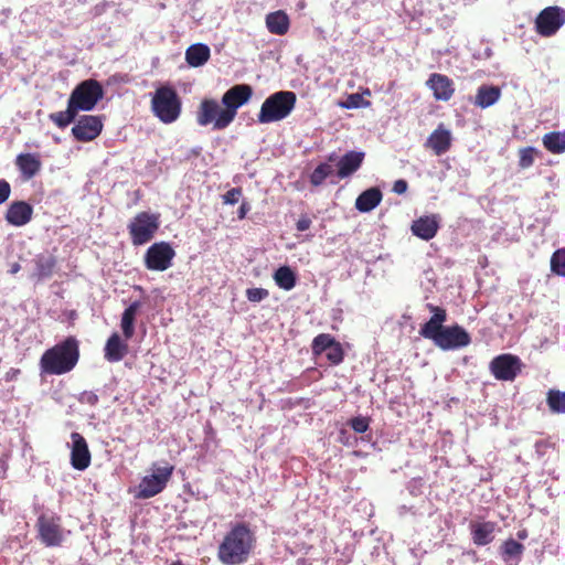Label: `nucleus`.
<instances>
[{
    "instance_id": "1",
    "label": "nucleus",
    "mask_w": 565,
    "mask_h": 565,
    "mask_svg": "<svg viewBox=\"0 0 565 565\" xmlns=\"http://www.w3.org/2000/svg\"><path fill=\"white\" fill-rule=\"evenodd\" d=\"M255 537L245 524L234 525L223 537L217 550L218 559L225 565H241L248 561Z\"/></svg>"
},
{
    "instance_id": "2",
    "label": "nucleus",
    "mask_w": 565,
    "mask_h": 565,
    "mask_svg": "<svg viewBox=\"0 0 565 565\" xmlns=\"http://www.w3.org/2000/svg\"><path fill=\"white\" fill-rule=\"evenodd\" d=\"M79 352L77 341L67 338L62 343L46 350L40 361L43 373L61 375L74 369L78 361Z\"/></svg>"
},
{
    "instance_id": "3",
    "label": "nucleus",
    "mask_w": 565,
    "mask_h": 565,
    "mask_svg": "<svg viewBox=\"0 0 565 565\" xmlns=\"http://www.w3.org/2000/svg\"><path fill=\"white\" fill-rule=\"evenodd\" d=\"M296 94L290 90H279L269 95L262 104L257 120L259 124H270L287 118L296 105Z\"/></svg>"
},
{
    "instance_id": "4",
    "label": "nucleus",
    "mask_w": 565,
    "mask_h": 565,
    "mask_svg": "<svg viewBox=\"0 0 565 565\" xmlns=\"http://www.w3.org/2000/svg\"><path fill=\"white\" fill-rule=\"evenodd\" d=\"M151 110L163 124H172L181 114V100L174 88L162 85L156 89L151 98Z\"/></svg>"
},
{
    "instance_id": "5",
    "label": "nucleus",
    "mask_w": 565,
    "mask_h": 565,
    "mask_svg": "<svg viewBox=\"0 0 565 565\" xmlns=\"http://www.w3.org/2000/svg\"><path fill=\"white\" fill-rule=\"evenodd\" d=\"M173 466L166 463L163 466L152 465L150 473L145 476L137 487L135 497L137 499H149L160 493L170 480Z\"/></svg>"
},
{
    "instance_id": "6",
    "label": "nucleus",
    "mask_w": 565,
    "mask_h": 565,
    "mask_svg": "<svg viewBox=\"0 0 565 565\" xmlns=\"http://www.w3.org/2000/svg\"><path fill=\"white\" fill-rule=\"evenodd\" d=\"M160 221L158 214L148 212L138 213L128 225L129 234L134 245H143L148 243L159 228Z\"/></svg>"
},
{
    "instance_id": "7",
    "label": "nucleus",
    "mask_w": 565,
    "mask_h": 565,
    "mask_svg": "<svg viewBox=\"0 0 565 565\" xmlns=\"http://www.w3.org/2000/svg\"><path fill=\"white\" fill-rule=\"evenodd\" d=\"M40 541L47 547L61 545L68 531L61 525V519L53 514H41L36 521Z\"/></svg>"
},
{
    "instance_id": "8",
    "label": "nucleus",
    "mask_w": 565,
    "mask_h": 565,
    "mask_svg": "<svg viewBox=\"0 0 565 565\" xmlns=\"http://www.w3.org/2000/svg\"><path fill=\"white\" fill-rule=\"evenodd\" d=\"M565 24V9L551 6L543 9L534 21L535 31L544 38H551Z\"/></svg>"
},
{
    "instance_id": "9",
    "label": "nucleus",
    "mask_w": 565,
    "mask_h": 565,
    "mask_svg": "<svg viewBox=\"0 0 565 565\" xmlns=\"http://www.w3.org/2000/svg\"><path fill=\"white\" fill-rule=\"evenodd\" d=\"M103 97V88L94 79L84 81L71 94L70 100L77 110H92Z\"/></svg>"
},
{
    "instance_id": "10",
    "label": "nucleus",
    "mask_w": 565,
    "mask_h": 565,
    "mask_svg": "<svg viewBox=\"0 0 565 565\" xmlns=\"http://www.w3.org/2000/svg\"><path fill=\"white\" fill-rule=\"evenodd\" d=\"M253 95V89L249 85L239 84L227 89L222 97V105L224 107V120L234 121L239 107L248 103Z\"/></svg>"
},
{
    "instance_id": "11",
    "label": "nucleus",
    "mask_w": 565,
    "mask_h": 565,
    "mask_svg": "<svg viewBox=\"0 0 565 565\" xmlns=\"http://www.w3.org/2000/svg\"><path fill=\"white\" fill-rule=\"evenodd\" d=\"M223 114L224 107H222L217 100L204 99L199 106L196 122L202 127L212 124L214 130H223L232 124V120L226 121L223 119Z\"/></svg>"
},
{
    "instance_id": "12",
    "label": "nucleus",
    "mask_w": 565,
    "mask_h": 565,
    "mask_svg": "<svg viewBox=\"0 0 565 565\" xmlns=\"http://www.w3.org/2000/svg\"><path fill=\"white\" fill-rule=\"evenodd\" d=\"M174 256L175 252L169 243H154L146 252V267L150 270L163 271L171 266Z\"/></svg>"
},
{
    "instance_id": "13",
    "label": "nucleus",
    "mask_w": 565,
    "mask_h": 565,
    "mask_svg": "<svg viewBox=\"0 0 565 565\" xmlns=\"http://www.w3.org/2000/svg\"><path fill=\"white\" fill-rule=\"evenodd\" d=\"M521 360L512 354H501L490 362V371L497 380L513 381L521 372Z\"/></svg>"
},
{
    "instance_id": "14",
    "label": "nucleus",
    "mask_w": 565,
    "mask_h": 565,
    "mask_svg": "<svg viewBox=\"0 0 565 565\" xmlns=\"http://www.w3.org/2000/svg\"><path fill=\"white\" fill-rule=\"evenodd\" d=\"M102 129L103 122L98 116L84 115L73 126L72 134L76 140L87 142L97 138Z\"/></svg>"
},
{
    "instance_id": "15",
    "label": "nucleus",
    "mask_w": 565,
    "mask_h": 565,
    "mask_svg": "<svg viewBox=\"0 0 565 565\" xmlns=\"http://www.w3.org/2000/svg\"><path fill=\"white\" fill-rule=\"evenodd\" d=\"M471 338L460 326L446 327L436 339V345L443 350H455L469 345Z\"/></svg>"
},
{
    "instance_id": "16",
    "label": "nucleus",
    "mask_w": 565,
    "mask_h": 565,
    "mask_svg": "<svg viewBox=\"0 0 565 565\" xmlns=\"http://www.w3.org/2000/svg\"><path fill=\"white\" fill-rule=\"evenodd\" d=\"M71 440V463L74 469L85 470L90 463V452L87 443L78 433H72Z\"/></svg>"
},
{
    "instance_id": "17",
    "label": "nucleus",
    "mask_w": 565,
    "mask_h": 565,
    "mask_svg": "<svg viewBox=\"0 0 565 565\" xmlns=\"http://www.w3.org/2000/svg\"><path fill=\"white\" fill-rule=\"evenodd\" d=\"M433 312L431 318L420 328L419 334L426 339H430L436 343V339L443 333L446 327L443 323L446 321V311L439 307L428 305Z\"/></svg>"
},
{
    "instance_id": "18",
    "label": "nucleus",
    "mask_w": 565,
    "mask_h": 565,
    "mask_svg": "<svg viewBox=\"0 0 565 565\" xmlns=\"http://www.w3.org/2000/svg\"><path fill=\"white\" fill-rule=\"evenodd\" d=\"M452 135L443 124H440L427 138L425 146L436 156L446 153L451 146Z\"/></svg>"
},
{
    "instance_id": "19",
    "label": "nucleus",
    "mask_w": 565,
    "mask_h": 565,
    "mask_svg": "<svg viewBox=\"0 0 565 565\" xmlns=\"http://www.w3.org/2000/svg\"><path fill=\"white\" fill-rule=\"evenodd\" d=\"M15 166L18 167L21 178L29 181L34 178L42 168L40 154L38 153H20L15 158Z\"/></svg>"
},
{
    "instance_id": "20",
    "label": "nucleus",
    "mask_w": 565,
    "mask_h": 565,
    "mask_svg": "<svg viewBox=\"0 0 565 565\" xmlns=\"http://www.w3.org/2000/svg\"><path fill=\"white\" fill-rule=\"evenodd\" d=\"M33 209L24 201L12 202L6 213V221L13 226H23L30 222Z\"/></svg>"
},
{
    "instance_id": "21",
    "label": "nucleus",
    "mask_w": 565,
    "mask_h": 565,
    "mask_svg": "<svg viewBox=\"0 0 565 565\" xmlns=\"http://www.w3.org/2000/svg\"><path fill=\"white\" fill-rule=\"evenodd\" d=\"M427 85L434 92V96L439 100H448L454 94L452 82L446 76L438 73L427 81Z\"/></svg>"
},
{
    "instance_id": "22",
    "label": "nucleus",
    "mask_w": 565,
    "mask_h": 565,
    "mask_svg": "<svg viewBox=\"0 0 565 565\" xmlns=\"http://www.w3.org/2000/svg\"><path fill=\"white\" fill-rule=\"evenodd\" d=\"M438 231V218L436 215L423 216L414 221L412 232L417 237L429 241Z\"/></svg>"
},
{
    "instance_id": "23",
    "label": "nucleus",
    "mask_w": 565,
    "mask_h": 565,
    "mask_svg": "<svg viewBox=\"0 0 565 565\" xmlns=\"http://www.w3.org/2000/svg\"><path fill=\"white\" fill-rule=\"evenodd\" d=\"M472 541L476 545L483 546L494 539L497 524L493 522H475L470 524Z\"/></svg>"
},
{
    "instance_id": "24",
    "label": "nucleus",
    "mask_w": 565,
    "mask_h": 565,
    "mask_svg": "<svg viewBox=\"0 0 565 565\" xmlns=\"http://www.w3.org/2000/svg\"><path fill=\"white\" fill-rule=\"evenodd\" d=\"M364 152L350 151L338 162V177L343 179L355 172L362 164Z\"/></svg>"
},
{
    "instance_id": "25",
    "label": "nucleus",
    "mask_w": 565,
    "mask_h": 565,
    "mask_svg": "<svg viewBox=\"0 0 565 565\" xmlns=\"http://www.w3.org/2000/svg\"><path fill=\"white\" fill-rule=\"evenodd\" d=\"M266 28L275 35H285L289 31L290 20L282 10L270 12L266 15Z\"/></svg>"
},
{
    "instance_id": "26",
    "label": "nucleus",
    "mask_w": 565,
    "mask_h": 565,
    "mask_svg": "<svg viewBox=\"0 0 565 565\" xmlns=\"http://www.w3.org/2000/svg\"><path fill=\"white\" fill-rule=\"evenodd\" d=\"M35 269L33 276L38 278V280H44L52 277L55 266L56 258L49 254H40L34 258Z\"/></svg>"
},
{
    "instance_id": "27",
    "label": "nucleus",
    "mask_w": 565,
    "mask_h": 565,
    "mask_svg": "<svg viewBox=\"0 0 565 565\" xmlns=\"http://www.w3.org/2000/svg\"><path fill=\"white\" fill-rule=\"evenodd\" d=\"M382 201V192L377 188H371L362 192L356 201L355 207L362 213L374 210Z\"/></svg>"
},
{
    "instance_id": "28",
    "label": "nucleus",
    "mask_w": 565,
    "mask_h": 565,
    "mask_svg": "<svg viewBox=\"0 0 565 565\" xmlns=\"http://www.w3.org/2000/svg\"><path fill=\"white\" fill-rule=\"evenodd\" d=\"M501 96V89L498 86L481 85L475 97V105L480 108H488L494 105Z\"/></svg>"
},
{
    "instance_id": "29",
    "label": "nucleus",
    "mask_w": 565,
    "mask_h": 565,
    "mask_svg": "<svg viewBox=\"0 0 565 565\" xmlns=\"http://www.w3.org/2000/svg\"><path fill=\"white\" fill-rule=\"evenodd\" d=\"M210 47L206 44H193L186 49L185 60L190 66L200 67L210 58Z\"/></svg>"
},
{
    "instance_id": "30",
    "label": "nucleus",
    "mask_w": 565,
    "mask_h": 565,
    "mask_svg": "<svg viewBox=\"0 0 565 565\" xmlns=\"http://www.w3.org/2000/svg\"><path fill=\"white\" fill-rule=\"evenodd\" d=\"M140 308V301H134L125 309L121 316L120 327L127 340L135 333V320Z\"/></svg>"
},
{
    "instance_id": "31",
    "label": "nucleus",
    "mask_w": 565,
    "mask_h": 565,
    "mask_svg": "<svg viewBox=\"0 0 565 565\" xmlns=\"http://www.w3.org/2000/svg\"><path fill=\"white\" fill-rule=\"evenodd\" d=\"M126 351L127 345L121 342L117 333H114L107 340L105 347V358L110 362H118L125 356Z\"/></svg>"
},
{
    "instance_id": "32",
    "label": "nucleus",
    "mask_w": 565,
    "mask_h": 565,
    "mask_svg": "<svg viewBox=\"0 0 565 565\" xmlns=\"http://www.w3.org/2000/svg\"><path fill=\"white\" fill-rule=\"evenodd\" d=\"M544 147L552 153L565 152V130L552 131L543 136Z\"/></svg>"
},
{
    "instance_id": "33",
    "label": "nucleus",
    "mask_w": 565,
    "mask_h": 565,
    "mask_svg": "<svg viewBox=\"0 0 565 565\" xmlns=\"http://www.w3.org/2000/svg\"><path fill=\"white\" fill-rule=\"evenodd\" d=\"M276 285L284 290H291L296 285V276L294 271L287 267H279L274 274Z\"/></svg>"
},
{
    "instance_id": "34",
    "label": "nucleus",
    "mask_w": 565,
    "mask_h": 565,
    "mask_svg": "<svg viewBox=\"0 0 565 565\" xmlns=\"http://www.w3.org/2000/svg\"><path fill=\"white\" fill-rule=\"evenodd\" d=\"M76 107L71 104V100L68 99L67 108L64 111H57L50 115V119L60 128H65L68 126L74 119L77 114Z\"/></svg>"
},
{
    "instance_id": "35",
    "label": "nucleus",
    "mask_w": 565,
    "mask_h": 565,
    "mask_svg": "<svg viewBox=\"0 0 565 565\" xmlns=\"http://www.w3.org/2000/svg\"><path fill=\"white\" fill-rule=\"evenodd\" d=\"M546 401L551 412L565 413V392L550 390Z\"/></svg>"
},
{
    "instance_id": "36",
    "label": "nucleus",
    "mask_w": 565,
    "mask_h": 565,
    "mask_svg": "<svg viewBox=\"0 0 565 565\" xmlns=\"http://www.w3.org/2000/svg\"><path fill=\"white\" fill-rule=\"evenodd\" d=\"M502 550L504 561H519L523 554L524 546L511 539L504 542Z\"/></svg>"
},
{
    "instance_id": "37",
    "label": "nucleus",
    "mask_w": 565,
    "mask_h": 565,
    "mask_svg": "<svg viewBox=\"0 0 565 565\" xmlns=\"http://www.w3.org/2000/svg\"><path fill=\"white\" fill-rule=\"evenodd\" d=\"M335 342L332 335L321 333L313 339L312 351L315 354H322Z\"/></svg>"
},
{
    "instance_id": "38",
    "label": "nucleus",
    "mask_w": 565,
    "mask_h": 565,
    "mask_svg": "<svg viewBox=\"0 0 565 565\" xmlns=\"http://www.w3.org/2000/svg\"><path fill=\"white\" fill-rule=\"evenodd\" d=\"M332 173L333 167L330 163H321L311 173L310 182L313 185H320Z\"/></svg>"
},
{
    "instance_id": "39",
    "label": "nucleus",
    "mask_w": 565,
    "mask_h": 565,
    "mask_svg": "<svg viewBox=\"0 0 565 565\" xmlns=\"http://www.w3.org/2000/svg\"><path fill=\"white\" fill-rule=\"evenodd\" d=\"M551 269L554 274L565 277V248L557 249L552 255Z\"/></svg>"
},
{
    "instance_id": "40",
    "label": "nucleus",
    "mask_w": 565,
    "mask_h": 565,
    "mask_svg": "<svg viewBox=\"0 0 565 565\" xmlns=\"http://www.w3.org/2000/svg\"><path fill=\"white\" fill-rule=\"evenodd\" d=\"M534 153L535 149L532 147L521 149L519 154L520 167L523 169L531 167L534 162Z\"/></svg>"
},
{
    "instance_id": "41",
    "label": "nucleus",
    "mask_w": 565,
    "mask_h": 565,
    "mask_svg": "<svg viewBox=\"0 0 565 565\" xmlns=\"http://www.w3.org/2000/svg\"><path fill=\"white\" fill-rule=\"evenodd\" d=\"M327 359L332 364H339L343 360V350L340 343L335 342L326 352Z\"/></svg>"
},
{
    "instance_id": "42",
    "label": "nucleus",
    "mask_w": 565,
    "mask_h": 565,
    "mask_svg": "<svg viewBox=\"0 0 565 565\" xmlns=\"http://www.w3.org/2000/svg\"><path fill=\"white\" fill-rule=\"evenodd\" d=\"M369 103L364 100V98L360 94H351L347 97V99L341 104L342 107L347 109L360 108Z\"/></svg>"
},
{
    "instance_id": "43",
    "label": "nucleus",
    "mask_w": 565,
    "mask_h": 565,
    "mask_svg": "<svg viewBox=\"0 0 565 565\" xmlns=\"http://www.w3.org/2000/svg\"><path fill=\"white\" fill-rule=\"evenodd\" d=\"M269 296L267 289L264 288H249L246 290V297L252 302H259Z\"/></svg>"
},
{
    "instance_id": "44",
    "label": "nucleus",
    "mask_w": 565,
    "mask_h": 565,
    "mask_svg": "<svg viewBox=\"0 0 565 565\" xmlns=\"http://www.w3.org/2000/svg\"><path fill=\"white\" fill-rule=\"evenodd\" d=\"M351 427L356 433H364L369 428V420L365 417H354L351 419Z\"/></svg>"
},
{
    "instance_id": "45",
    "label": "nucleus",
    "mask_w": 565,
    "mask_h": 565,
    "mask_svg": "<svg viewBox=\"0 0 565 565\" xmlns=\"http://www.w3.org/2000/svg\"><path fill=\"white\" fill-rule=\"evenodd\" d=\"M242 195V191L241 189L238 188H233L231 190H228L224 195H223V202L225 204H235L238 202L239 198Z\"/></svg>"
},
{
    "instance_id": "46",
    "label": "nucleus",
    "mask_w": 565,
    "mask_h": 565,
    "mask_svg": "<svg viewBox=\"0 0 565 565\" xmlns=\"http://www.w3.org/2000/svg\"><path fill=\"white\" fill-rule=\"evenodd\" d=\"M78 401L82 404H88L90 406H95L98 403V396L96 393H94L92 391H85L79 394Z\"/></svg>"
},
{
    "instance_id": "47",
    "label": "nucleus",
    "mask_w": 565,
    "mask_h": 565,
    "mask_svg": "<svg viewBox=\"0 0 565 565\" xmlns=\"http://www.w3.org/2000/svg\"><path fill=\"white\" fill-rule=\"evenodd\" d=\"M11 193V186L4 179H0V204L4 203Z\"/></svg>"
},
{
    "instance_id": "48",
    "label": "nucleus",
    "mask_w": 565,
    "mask_h": 565,
    "mask_svg": "<svg viewBox=\"0 0 565 565\" xmlns=\"http://www.w3.org/2000/svg\"><path fill=\"white\" fill-rule=\"evenodd\" d=\"M311 225V220L308 216H302L298 220L296 227L299 232L307 231Z\"/></svg>"
},
{
    "instance_id": "49",
    "label": "nucleus",
    "mask_w": 565,
    "mask_h": 565,
    "mask_svg": "<svg viewBox=\"0 0 565 565\" xmlns=\"http://www.w3.org/2000/svg\"><path fill=\"white\" fill-rule=\"evenodd\" d=\"M407 190V182L405 180H397L394 182L393 191L397 194H403Z\"/></svg>"
},
{
    "instance_id": "50",
    "label": "nucleus",
    "mask_w": 565,
    "mask_h": 565,
    "mask_svg": "<svg viewBox=\"0 0 565 565\" xmlns=\"http://www.w3.org/2000/svg\"><path fill=\"white\" fill-rule=\"evenodd\" d=\"M21 269V266L19 263H13L10 265L9 273L12 275H15Z\"/></svg>"
},
{
    "instance_id": "51",
    "label": "nucleus",
    "mask_w": 565,
    "mask_h": 565,
    "mask_svg": "<svg viewBox=\"0 0 565 565\" xmlns=\"http://www.w3.org/2000/svg\"><path fill=\"white\" fill-rule=\"evenodd\" d=\"M247 211H248V207L246 206V204H242L238 210V217L244 218Z\"/></svg>"
},
{
    "instance_id": "52",
    "label": "nucleus",
    "mask_w": 565,
    "mask_h": 565,
    "mask_svg": "<svg viewBox=\"0 0 565 565\" xmlns=\"http://www.w3.org/2000/svg\"><path fill=\"white\" fill-rule=\"evenodd\" d=\"M518 536H519V539H525L526 534H525V532H519Z\"/></svg>"
}]
</instances>
